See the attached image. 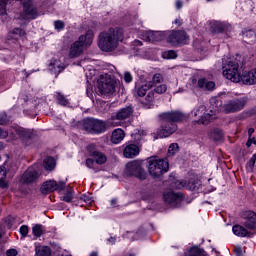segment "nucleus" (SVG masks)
I'll return each instance as SVG.
<instances>
[{
    "mask_svg": "<svg viewBox=\"0 0 256 256\" xmlns=\"http://www.w3.org/2000/svg\"><path fill=\"white\" fill-rule=\"evenodd\" d=\"M120 41H123V29L110 28L109 30L100 33L98 46L101 51L109 53L115 51V49L119 47Z\"/></svg>",
    "mask_w": 256,
    "mask_h": 256,
    "instance_id": "obj_1",
    "label": "nucleus"
},
{
    "mask_svg": "<svg viewBox=\"0 0 256 256\" xmlns=\"http://www.w3.org/2000/svg\"><path fill=\"white\" fill-rule=\"evenodd\" d=\"M222 75L232 83H241L239 59L234 57H224L222 59Z\"/></svg>",
    "mask_w": 256,
    "mask_h": 256,
    "instance_id": "obj_2",
    "label": "nucleus"
},
{
    "mask_svg": "<svg viewBox=\"0 0 256 256\" xmlns=\"http://www.w3.org/2000/svg\"><path fill=\"white\" fill-rule=\"evenodd\" d=\"M93 37H94V34L92 30H88L85 35H81L79 39L71 45L69 57L71 59H75V57H79V55L83 53V48L89 47V45L93 43Z\"/></svg>",
    "mask_w": 256,
    "mask_h": 256,
    "instance_id": "obj_3",
    "label": "nucleus"
},
{
    "mask_svg": "<svg viewBox=\"0 0 256 256\" xmlns=\"http://www.w3.org/2000/svg\"><path fill=\"white\" fill-rule=\"evenodd\" d=\"M169 171V162L165 159L151 157L148 159V172L154 179L161 177Z\"/></svg>",
    "mask_w": 256,
    "mask_h": 256,
    "instance_id": "obj_4",
    "label": "nucleus"
},
{
    "mask_svg": "<svg viewBox=\"0 0 256 256\" xmlns=\"http://www.w3.org/2000/svg\"><path fill=\"white\" fill-rule=\"evenodd\" d=\"M117 81L109 74H101L97 80V89L100 95H113Z\"/></svg>",
    "mask_w": 256,
    "mask_h": 256,
    "instance_id": "obj_5",
    "label": "nucleus"
},
{
    "mask_svg": "<svg viewBox=\"0 0 256 256\" xmlns=\"http://www.w3.org/2000/svg\"><path fill=\"white\" fill-rule=\"evenodd\" d=\"M83 129L92 135H101L107 131V124L99 119L86 118L83 120Z\"/></svg>",
    "mask_w": 256,
    "mask_h": 256,
    "instance_id": "obj_6",
    "label": "nucleus"
},
{
    "mask_svg": "<svg viewBox=\"0 0 256 256\" xmlns=\"http://www.w3.org/2000/svg\"><path fill=\"white\" fill-rule=\"evenodd\" d=\"M125 173L128 177H137L141 181L147 179V172L143 169L140 161L134 160L126 164Z\"/></svg>",
    "mask_w": 256,
    "mask_h": 256,
    "instance_id": "obj_7",
    "label": "nucleus"
},
{
    "mask_svg": "<svg viewBox=\"0 0 256 256\" xmlns=\"http://www.w3.org/2000/svg\"><path fill=\"white\" fill-rule=\"evenodd\" d=\"M194 117H199L197 123L199 125H209L212 121L217 119V116L213 114V111L207 112L205 105H200L192 111Z\"/></svg>",
    "mask_w": 256,
    "mask_h": 256,
    "instance_id": "obj_8",
    "label": "nucleus"
},
{
    "mask_svg": "<svg viewBox=\"0 0 256 256\" xmlns=\"http://www.w3.org/2000/svg\"><path fill=\"white\" fill-rule=\"evenodd\" d=\"M17 135L23 139L31 138V132L25 128H11L10 130L0 128V139H7V137L15 139Z\"/></svg>",
    "mask_w": 256,
    "mask_h": 256,
    "instance_id": "obj_9",
    "label": "nucleus"
},
{
    "mask_svg": "<svg viewBox=\"0 0 256 256\" xmlns=\"http://www.w3.org/2000/svg\"><path fill=\"white\" fill-rule=\"evenodd\" d=\"M247 105V98H235L227 101L223 105L225 113H238V111H243Z\"/></svg>",
    "mask_w": 256,
    "mask_h": 256,
    "instance_id": "obj_10",
    "label": "nucleus"
},
{
    "mask_svg": "<svg viewBox=\"0 0 256 256\" xmlns=\"http://www.w3.org/2000/svg\"><path fill=\"white\" fill-rule=\"evenodd\" d=\"M131 115H133V107L128 106L122 108L116 113L115 116L108 120L107 124L111 125L112 127H118V125H121V123L115 121H125V119H129Z\"/></svg>",
    "mask_w": 256,
    "mask_h": 256,
    "instance_id": "obj_11",
    "label": "nucleus"
},
{
    "mask_svg": "<svg viewBox=\"0 0 256 256\" xmlns=\"http://www.w3.org/2000/svg\"><path fill=\"white\" fill-rule=\"evenodd\" d=\"M168 43L177 47L179 45H185L189 41V37L185 31H173L167 38Z\"/></svg>",
    "mask_w": 256,
    "mask_h": 256,
    "instance_id": "obj_12",
    "label": "nucleus"
},
{
    "mask_svg": "<svg viewBox=\"0 0 256 256\" xmlns=\"http://www.w3.org/2000/svg\"><path fill=\"white\" fill-rule=\"evenodd\" d=\"M160 119L169 123H181L187 120V115L181 111H170L160 114Z\"/></svg>",
    "mask_w": 256,
    "mask_h": 256,
    "instance_id": "obj_13",
    "label": "nucleus"
},
{
    "mask_svg": "<svg viewBox=\"0 0 256 256\" xmlns=\"http://www.w3.org/2000/svg\"><path fill=\"white\" fill-rule=\"evenodd\" d=\"M86 149L97 165H105L107 163V156L97 149V145L89 144Z\"/></svg>",
    "mask_w": 256,
    "mask_h": 256,
    "instance_id": "obj_14",
    "label": "nucleus"
},
{
    "mask_svg": "<svg viewBox=\"0 0 256 256\" xmlns=\"http://www.w3.org/2000/svg\"><path fill=\"white\" fill-rule=\"evenodd\" d=\"M177 131V124L168 121H162L161 129L157 131L158 137L161 139L171 137Z\"/></svg>",
    "mask_w": 256,
    "mask_h": 256,
    "instance_id": "obj_15",
    "label": "nucleus"
},
{
    "mask_svg": "<svg viewBox=\"0 0 256 256\" xmlns=\"http://www.w3.org/2000/svg\"><path fill=\"white\" fill-rule=\"evenodd\" d=\"M163 198L165 203L171 205V207H179L183 201V194L169 191L164 193Z\"/></svg>",
    "mask_w": 256,
    "mask_h": 256,
    "instance_id": "obj_16",
    "label": "nucleus"
},
{
    "mask_svg": "<svg viewBox=\"0 0 256 256\" xmlns=\"http://www.w3.org/2000/svg\"><path fill=\"white\" fill-rule=\"evenodd\" d=\"M40 174L34 168H28L22 175L21 182L25 185H33L39 180Z\"/></svg>",
    "mask_w": 256,
    "mask_h": 256,
    "instance_id": "obj_17",
    "label": "nucleus"
},
{
    "mask_svg": "<svg viewBox=\"0 0 256 256\" xmlns=\"http://www.w3.org/2000/svg\"><path fill=\"white\" fill-rule=\"evenodd\" d=\"M65 183L64 182H59L57 183L54 180H49L44 182V184L41 187V193L44 195H47V193H51L53 191L61 190L64 189Z\"/></svg>",
    "mask_w": 256,
    "mask_h": 256,
    "instance_id": "obj_18",
    "label": "nucleus"
},
{
    "mask_svg": "<svg viewBox=\"0 0 256 256\" xmlns=\"http://www.w3.org/2000/svg\"><path fill=\"white\" fill-rule=\"evenodd\" d=\"M242 219H245L244 222V226L247 229H255L256 228V213L251 211V210H247L242 212L241 214Z\"/></svg>",
    "mask_w": 256,
    "mask_h": 256,
    "instance_id": "obj_19",
    "label": "nucleus"
},
{
    "mask_svg": "<svg viewBox=\"0 0 256 256\" xmlns=\"http://www.w3.org/2000/svg\"><path fill=\"white\" fill-rule=\"evenodd\" d=\"M192 84L198 89H203V91H212V89H215V82L209 81L205 78H200L198 81L193 78Z\"/></svg>",
    "mask_w": 256,
    "mask_h": 256,
    "instance_id": "obj_20",
    "label": "nucleus"
},
{
    "mask_svg": "<svg viewBox=\"0 0 256 256\" xmlns=\"http://www.w3.org/2000/svg\"><path fill=\"white\" fill-rule=\"evenodd\" d=\"M141 153V148L138 144H127L123 150V155L126 159H133Z\"/></svg>",
    "mask_w": 256,
    "mask_h": 256,
    "instance_id": "obj_21",
    "label": "nucleus"
},
{
    "mask_svg": "<svg viewBox=\"0 0 256 256\" xmlns=\"http://www.w3.org/2000/svg\"><path fill=\"white\" fill-rule=\"evenodd\" d=\"M143 37L144 41L155 43L157 41H163V39H165V32L149 30L144 32Z\"/></svg>",
    "mask_w": 256,
    "mask_h": 256,
    "instance_id": "obj_22",
    "label": "nucleus"
},
{
    "mask_svg": "<svg viewBox=\"0 0 256 256\" xmlns=\"http://www.w3.org/2000/svg\"><path fill=\"white\" fill-rule=\"evenodd\" d=\"M240 82L243 83V85H256V68L245 71L240 75Z\"/></svg>",
    "mask_w": 256,
    "mask_h": 256,
    "instance_id": "obj_23",
    "label": "nucleus"
},
{
    "mask_svg": "<svg viewBox=\"0 0 256 256\" xmlns=\"http://www.w3.org/2000/svg\"><path fill=\"white\" fill-rule=\"evenodd\" d=\"M149 89H153V83L146 82L145 84L138 85L134 90V97H145Z\"/></svg>",
    "mask_w": 256,
    "mask_h": 256,
    "instance_id": "obj_24",
    "label": "nucleus"
},
{
    "mask_svg": "<svg viewBox=\"0 0 256 256\" xmlns=\"http://www.w3.org/2000/svg\"><path fill=\"white\" fill-rule=\"evenodd\" d=\"M124 139H125V131H123V129L117 128L113 130L110 138L111 143H113L114 145H119V143H121V141H123Z\"/></svg>",
    "mask_w": 256,
    "mask_h": 256,
    "instance_id": "obj_25",
    "label": "nucleus"
},
{
    "mask_svg": "<svg viewBox=\"0 0 256 256\" xmlns=\"http://www.w3.org/2000/svg\"><path fill=\"white\" fill-rule=\"evenodd\" d=\"M65 69V64L61 63L60 60H52L49 64V71L55 75H59L61 71Z\"/></svg>",
    "mask_w": 256,
    "mask_h": 256,
    "instance_id": "obj_26",
    "label": "nucleus"
},
{
    "mask_svg": "<svg viewBox=\"0 0 256 256\" xmlns=\"http://www.w3.org/2000/svg\"><path fill=\"white\" fill-rule=\"evenodd\" d=\"M154 101H155V92L150 91L146 95L145 99L141 102V104L143 105L144 109H152V107L154 105L153 104Z\"/></svg>",
    "mask_w": 256,
    "mask_h": 256,
    "instance_id": "obj_27",
    "label": "nucleus"
},
{
    "mask_svg": "<svg viewBox=\"0 0 256 256\" xmlns=\"http://www.w3.org/2000/svg\"><path fill=\"white\" fill-rule=\"evenodd\" d=\"M146 136H147V132L139 129L134 130V132L131 135L134 143L138 146L141 145V141H143V137H146Z\"/></svg>",
    "mask_w": 256,
    "mask_h": 256,
    "instance_id": "obj_28",
    "label": "nucleus"
},
{
    "mask_svg": "<svg viewBox=\"0 0 256 256\" xmlns=\"http://www.w3.org/2000/svg\"><path fill=\"white\" fill-rule=\"evenodd\" d=\"M232 231L237 237H247L249 235V231L241 225H234Z\"/></svg>",
    "mask_w": 256,
    "mask_h": 256,
    "instance_id": "obj_29",
    "label": "nucleus"
},
{
    "mask_svg": "<svg viewBox=\"0 0 256 256\" xmlns=\"http://www.w3.org/2000/svg\"><path fill=\"white\" fill-rule=\"evenodd\" d=\"M23 36H25V30L15 28L8 34V39H14V41H17V39Z\"/></svg>",
    "mask_w": 256,
    "mask_h": 256,
    "instance_id": "obj_30",
    "label": "nucleus"
},
{
    "mask_svg": "<svg viewBox=\"0 0 256 256\" xmlns=\"http://www.w3.org/2000/svg\"><path fill=\"white\" fill-rule=\"evenodd\" d=\"M36 256H51V248L48 246H37L35 248Z\"/></svg>",
    "mask_w": 256,
    "mask_h": 256,
    "instance_id": "obj_31",
    "label": "nucleus"
},
{
    "mask_svg": "<svg viewBox=\"0 0 256 256\" xmlns=\"http://www.w3.org/2000/svg\"><path fill=\"white\" fill-rule=\"evenodd\" d=\"M189 256H207V252L203 248H199L198 246H194L189 249Z\"/></svg>",
    "mask_w": 256,
    "mask_h": 256,
    "instance_id": "obj_32",
    "label": "nucleus"
},
{
    "mask_svg": "<svg viewBox=\"0 0 256 256\" xmlns=\"http://www.w3.org/2000/svg\"><path fill=\"white\" fill-rule=\"evenodd\" d=\"M0 187H7V168L0 167Z\"/></svg>",
    "mask_w": 256,
    "mask_h": 256,
    "instance_id": "obj_33",
    "label": "nucleus"
},
{
    "mask_svg": "<svg viewBox=\"0 0 256 256\" xmlns=\"http://www.w3.org/2000/svg\"><path fill=\"white\" fill-rule=\"evenodd\" d=\"M44 169H46V171H53V169H55V158L53 157H47L44 162Z\"/></svg>",
    "mask_w": 256,
    "mask_h": 256,
    "instance_id": "obj_34",
    "label": "nucleus"
},
{
    "mask_svg": "<svg viewBox=\"0 0 256 256\" xmlns=\"http://www.w3.org/2000/svg\"><path fill=\"white\" fill-rule=\"evenodd\" d=\"M199 185H201V182H199V180L191 178L186 184V189H188L189 191H195L199 189Z\"/></svg>",
    "mask_w": 256,
    "mask_h": 256,
    "instance_id": "obj_35",
    "label": "nucleus"
},
{
    "mask_svg": "<svg viewBox=\"0 0 256 256\" xmlns=\"http://www.w3.org/2000/svg\"><path fill=\"white\" fill-rule=\"evenodd\" d=\"M58 105H62L63 107H67L69 105V99H66L65 95L57 92L56 95Z\"/></svg>",
    "mask_w": 256,
    "mask_h": 256,
    "instance_id": "obj_36",
    "label": "nucleus"
},
{
    "mask_svg": "<svg viewBox=\"0 0 256 256\" xmlns=\"http://www.w3.org/2000/svg\"><path fill=\"white\" fill-rule=\"evenodd\" d=\"M163 81V75L161 74H154L151 81H148L147 83H152V87H157L159 83Z\"/></svg>",
    "mask_w": 256,
    "mask_h": 256,
    "instance_id": "obj_37",
    "label": "nucleus"
},
{
    "mask_svg": "<svg viewBox=\"0 0 256 256\" xmlns=\"http://www.w3.org/2000/svg\"><path fill=\"white\" fill-rule=\"evenodd\" d=\"M243 39L245 41H254L255 40V31L248 30L243 32Z\"/></svg>",
    "mask_w": 256,
    "mask_h": 256,
    "instance_id": "obj_38",
    "label": "nucleus"
},
{
    "mask_svg": "<svg viewBox=\"0 0 256 256\" xmlns=\"http://www.w3.org/2000/svg\"><path fill=\"white\" fill-rule=\"evenodd\" d=\"M32 233L34 237H41L43 233V225L36 224L35 226H33Z\"/></svg>",
    "mask_w": 256,
    "mask_h": 256,
    "instance_id": "obj_39",
    "label": "nucleus"
},
{
    "mask_svg": "<svg viewBox=\"0 0 256 256\" xmlns=\"http://www.w3.org/2000/svg\"><path fill=\"white\" fill-rule=\"evenodd\" d=\"M179 152V145L177 143H172L168 148V156L173 157L176 153Z\"/></svg>",
    "mask_w": 256,
    "mask_h": 256,
    "instance_id": "obj_40",
    "label": "nucleus"
},
{
    "mask_svg": "<svg viewBox=\"0 0 256 256\" xmlns=\"http://www.w3.org/2000/svg\"><path fill=\"white\" fill-rule=\"evenodd\" d=\"M163 59H177V52L174 50H169L162 53Z\"/></svg>",
    "mask_w": 256,
    "mask_h": 256,
    "instance_id": "obj_41",
    "label": "nucleus"
},
{
    "mask_svg": "<svg viewBox=\"0 0 256 256\" xmlns=\"http://www.w3.org/2000/svg\"><path fill=\"white\" fill-rule=\"evenodd\" d=\"M167 92V85L166 84H160V85H156V87L154 88V93H157L158 95H163V93Z\"/></svg>",
    "mask_w": 256,
    "mask_h": 256,
    "instance_id": "obj_42",
    "label": "nucleus"
},
{
    "mask_svg": "<svg viewBox=\"0 0 256 256\" xmlns=\"http://www.w3.org/2000/svg\"><path fill=\"white\" fill-rule=\"evenodd\" d=\"M63 201L66 203H71L73 201V189H68L67 192L63 196Z\"/></svg>",
    "mask_w": 256,
    "mask_h": 256,
    "instance_id": "obj_43",
    "label": "nucleus"
},
{
    "mask_svg": "<svg viewBox=\"0 0 256 256\" xmlns=\"http://www.w3.org/2000/svg\"><path fill=\"white\" fill-rule=\"evenodd\" d=\"M9 118L5 112H0V125H7Z\"/></svg>",
    "mask_w": 256,
    "mask_h": 256,
    "instance_id": "obj_44",
    "label": "nucleus"
},
{
    "mask_svg": "<svg viewBox=\"0 0 256 256\" xmlns=\"http://www.w3.org/2000/svg\"><path fill=\"white\" fill-rule=\"evenodd\" d=\"M54 27L58 31H61V29H65V22H63L61 20H57V21L54 22Z\"/></svg>",
    "mask_w": 256,
    "mask_h": 256,
    "instance_id": "obj_45",
    "label": "nucleus"
},
{
    "mask_svg": "<svg viewBox=\"0 0 256 256\" xmlns=\"http://www.w3.org/2000/svg\"><path fill=\"white\" fill-rule=\"evenodd\" d=\"M20 234L22 237H27V235H29V227L27 225H22L20 227Z\"/></svg>",
    "mask_w": 256,
    "mask_h": 256,
    "instance_id": "obj_46",
    "label": "nucleus"
},
{
    "mask_svg": "<svg viewBox=\"0 0 256 256\" xmlns=\"http://www.w3.org/2000/svg\"><path fill=\"white\" fill-rule=\"evenodd\" d=\"M17 169L18 168H17V164L16 163H10L7 166V171H8V173H11V174L16 173Z\"/></svg>",
    "mask_w": 256,
    "mask_h": 256,
    "instance_id": "obj_47",
    "label": "nucleus"
},
{
    "mask_svg": "<svg viewBox=\"0 0 256 256\" xmlns=\"http://www.w3.org/2000/svg\"><path fill=\"white\" fill-rule=\"evenodd\" d=\"M124 81L125 83H131V81H133V75H131V72L124 73Z\"/></svg>",
    "mask_w": 256,
    "mask_h": 256,
    "instance_id": "obj_48",
    "label": "nucleus"
},
{
    "mask_svg": "<svg viewBox=\"0 0 256 256\" xmlns=\"http://www.w3.org/2000/svg\"><path fill=\"white\" fill-rule=\"evenodd\" d=\"M93 165H95V159H86V167H88V169H93Z\"/></svg>",
    "mask_w": 256,
    "mask_h": 256,
    "instance_id": "obj_49",
    "label": "nucleus"
},
{
    "mask_svg": "<svg viewBox=\"0 0 256 256\" xmlns=\"http://www.w3.org/2000/svg\"><path fill=\"white\" fill-rule=\"evenodd\" d=\"M214 134L217 135L215 138L216 141H219L223 138V131H221L219 129L214 130Z\"/></svg>",
    "mask_w": 256,
    "mask_h": 256,
    "instance_id": "obj_50",
    "label": "nucleus"
},
{
    "mask_svg": "<svg viewBox=\"0 0 256 256\" xmlns=\"http://www.w3.org/2000/svg\"><path fill=\"white\" fill-rule=\"evenodd\" d=\"M234 253L236 256H243V249L241 248V246H236L234 248Z\"/></svg>",
    "mask_w": 256,
    "mask_h": 256,
    "instance_id": "obj_51",
    "label": "nucleus"
},
{
    "mask_svg": "<svg viewBox=\"0 0 256 256\" xmlns=\"http://www.w3.org/2000/svg\"><path fill=\"white\" fill-rule=\"evenodd\" d=\"M224 30H225V28H224V26H223V23L217 22V23H216V29H215V31H217V33H221V31H224Z\"/></svg>",
    "mask_w": 256,
    "mask_h": 256,
    "instance_id": "obj_52",
    "label": "nucleus"
},
{
    "mask_svg": "<svg viewBox=\"0 0 256 256\" xmlns=\"http://www.w3.org/2000/svg\"><path fill=\"white\" fill-rule=\"evenodd\" d=\"M252 145H256L255 137H249L248 141L246 142L247 147H251Z\"/></svg>",
    "mask_w": 256,
    "mask_h": 256,
    "instance_id": "obj_53",
    "label": "nucleus"
},
{
    "mask_svg": "<svg viewBox=\"0 0 256 256\" xmlns=\"http://www.w3.org/2000/svg\"><path fill=\"white\" fill-rule=\"evenodd\" d=\"M7 256H17V251L15 249H9L6 251Z\"/></svg>",
    "mask_w": 256,
    "mask_h": 256,
    "instance_id": "obj_54",
    "label": "nucleus"
},
{
    "mask_svg": "<svg viewBox=\"0 0 256 256\" xmlns=\"http://www.w3.org/2000/svg\"><path fill=\"white\" fill-rule=\"evenodd\" d=\"M255 162H256V154H253V156L251 157V159L249 161V166L250 167H254L255 166Z\"/></svg>",
    "mask_w": 256,
    "mask_h": 256,
    "instance_id": "obj_55",
    "label": "nucleus"
},
{
    "mask_svg": "<svg viewBox=\"0 0 256 256\" xmlns=\"http://www.w3.org/2000/svg\"><path fill=\"white\" fill-rule=\"evenodd\" d=\"M80 199L85 203H89V201H91V198L87 195H82Z\"/></svg>",
    "mask_w": 256,
    "mask_h": 256,
    "instance_id": "obj_56",
    "label": "nucleus"
},
{
    "mask_svg": "<svg viewBox=\"0 0 256 256\" xmlns=\"http://www.w3.org/2000/svg\"><path fill=\"white\" fill-rule=\"evenodd\" d=\"M175 5H176V9H182L183 2H181L180 0H177Z\"/></svg>",
    "mask_w": 256,
    "mask_h": 256,
    "instance_id": "obj_57",
    "label": "nucleus"
},
{
    "mask_svg": "<svg viewBox=\"0 0 256 256\" xmlns=\"http://www.w3.org/2000/svg\"><path fill=\"white\" fill-rule=\"evenodd\" d=\"M117 241V238H115V237H110L109 239H108V243H110V245H115V242Z\"/></svg>",
    "mask_w": 256,
    "mask_h": 256,
    "instance_id": "obj_58",
    "label": "nucleus"
},
{
    "mask_svg": "<svg viewBox=\"0 0 256 256\" xmlns=\"http://www.w3.org/2000/svg\"><path fill=\"white\" fill-rule=\"evenodd\" d=\"M253 133H255V129L249 128L248 129V136L251 137L253 135Z\"/></svg>",
    "mask_w": 256,
    "mask_h": 256,
    "instance_id": "obj_59",
    "label": "nucleus"
},
{
    "mask_svg": "<svg viewBox=\"0 0 256 256\" xmlns=\"http://www.w3.org/2000/svg\"><path fill=\"white\" fill-rule=\"evenodd\" d=\"M175 25H178V27L181 26V20L180 19H176L175 20Z\"/></svg>",
    "mask_w": 256,
    "mask_h": 256,
    "instance_id": "obj_60",
    "label": "nucleus"
},
{
    "mask_svg": "<svg viewBox=\"0 0 256 256\" xmlns=\"http://www.w3.org/2000/svg\"><path fill=\"white\" fill-rule=\"evenodd\" d=\"M111 205H117V199H112L111 200Z\"/></svg>",
    "mask_w": 256,
    "mask_h": 256,
    "instance_id": "obj_61",
    "label": "nucleus"
},
{
    "mask_svg": "<svg viewBox=\"0 0 256 256\" xmlns=\"http://www.w3.org/2000/svg\"><path fill=\"white\" fill-rule=\"evenodd\" d=\"M179 183V186H177L178 189H181V187H183V182H177Z\"/></svg>",
    "mask_w": 256,
    "mask_h": 256,
    "instance_id": "obj_62",
    "label": "nucleus"
},
{
    "mask_svg": "<svg viewBox=\"0 0 256 256\" xmlns=\"http://www.w3.org/2000/svg\"><path fill=\"white\" fill-rule=\"evenodd\" d=\"M90 256H99V254L97 252H92Z\"/></svg>",
    "mask_w": 256,
    "mask_h": 256,
    "instance_id": "obj_63",
    "label": "nucleus"
},
{
    "mask_svg": "<svg viewBox=\"0 0 256 256\" xmlns=\"http://www.w3.org/2000/svg\"><path fill=\"white\" fill-rule=\"evenodd\" d=\"M136 45H143V43L139 40L135 41Z\"/></svg>",
    "mask_w": 256,
    "mask_h": 256,
    "instance_id": "obj_64",
    "label": "nucleus"
}]
</instances>
